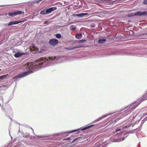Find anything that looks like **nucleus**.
<instances>
[{
  "instance_id": "obj_1",
  "label": "nucleus",
  "mask_w": 147,
  "mask_h": 147,
  "mask_svg": "<svg viewBox=\"0 0 147 147\" xmlns=\"http://www.w3.org/2000/svg\"><path fill=\"white\" fill-rule=\"evenodd\" d=\"M57 61L56 57H49L48 58L46 57L40 58L35 61L32 63H27L26 65L24 67V69L26 68V72L22 73L14 77L15 78H19L24 77L28 74L29 71H28L31 69L34 71L38 70L39 68L49 65L50 64L53 63Z\"/></svg>"
},
{
  "instance_id": "obj_18",
  "label": "nucleus",
  "mask_w": 147,
  "mask_h": 147,
  "mask_svg": "<svg viewBox=\"0 0 147 147\" xmlns=\"http://www.w3.org/2000/svg\"><path fill=\"white\" fill-rule=\"evenodd\" d=\"M93 126V125H90V126L86 127H85L84 128V129H87L89 128H90V127H92V126Z\"/></svg>"
},
{
  "instance_id": "obj_13",
  "label": "nucleus",
  "mask_w": 147,
  "mask_h": 147,
  "mask_svg": "<svg viewBox=\"0 0 147 147\" xmlns=\"http://www.w3.org/2000/svg\"><path fill=\"white\" fill-rule=\"evenodd\" d=\"M40 14L43 15L46 14V9H43L40 12Z\"/></svg>"
},
{
  "instance_id": "obj_22",
  "label": "nucleus",
  "mask_w": 147,
  "mask_h": 147,
  "mask_svg": "<svg viewBox=\"0 0 147 147\" xmlns=\"http://www.w3.org/2000/svg\"><path fill=\"white\" fill-rule=\"evenodd\" d=\"M134 105H131V106H130L131 107V108H135L136 107V106H135V107H133V106H134Z\"/></svg>"
},
{
  "instance_id": "obj_24",
  "label": "nucleus",
  "mask_w": 147,
  "mask_h": 147,
  "mask_svg": "<svg viewBox=\"0 0 147 147\" xmlns=\"http://www.w3.org/2000/svg\"><path fill=\"white\" fill-rule=\"evenodd\" d=\"M49 23V22L48 21H46L45 22L44 24H48Z\"/></svg>"
},
{
  "instance_id": "obj_17",
  "label": "nucleus",
  "mask_w": 147,
  "mask_h": 147,
  "mask_svg": "<svg viewBox=\"0 0 147 147\" xmlns=\"http://www.w3.org/2000/svg\"><path fill=\"white\" fill-rule=\"evenodd\" d=\"M56 37L58 38H60L61 37V35L59 34H56Z\"/></svg>"
},
{
  "instance_id": "obj_15",
  "label": "nucleus",
  "mask_w": 147,
  "mask_h": 147,
  "mask_svg": "<svg viewBox=\"0 0 147 147\" xmlns=\"http://www.w3.org/2000/svg\"><path fill=\"white\" fill-rule=\"evenodd\" d=\"M76 26L74 25H71L70 27V29L71 30H74L76 29Z\"/></svg>"
},
{
  "instance_id": "obj_27",
  "label": "nucleus",
  "mask_w": 147,
  "mask_h": 147,
  "mask_svg": "<svg viewBox=\"0 0 147 147\" xmlns=\"http://www.w3.org/2000/svg\"><path fill=\"white\" fill-rule=\"evenodd\" d=\"M42 1V0H39V1H38V2H39L40 1Z\"/></svg>"
},
{
  "instance_id": "obj_9",
  "label": "nucleus",
  "mask_w": 147,
  "mask_h": 147,
  "mask_svg": "<svg viewBox=\"0 0 147 147\" xmlns=\"http://www.w3.org/2000/svg\"><path fill=\"white\" fill-rule=\"evenodd\" d=\"M86 40L83 39V40H76L75 42V43H83L86 42Z\"/></svg>"
},
{
  "instance_id": "obj_2",
  "label": "nucleus",
  "mask_w": 147,
  "mask_h": 147,
  "mask_svg": "<svg viewBox=\"0 0 147 147\" xmlns=\"http://www.w3.org/2000/svg\"><path fill=\"white\" fill-rule=\"evenodd\" d=\"M23 13V12L21 11L17 10L13 12H9L8 13V15L10 16L14 17L18 15H20Z\"/></svg>"
},
{
  "instance_id": "obj_26",
  "label": "nucleus",
  "mask_w": 147,
  "mask_h": 147,
  "mask_svg": "<svg viewBox=\"0 0 147 147\" xmlns=\"http://www.w3.org/2000/svg\"><path fill=\"white\" fill-rule=\"evenodd\" d=\"M143 35L145 36L146 35H147V34H144Z\"/></svg>"
},
{
  "instance_id": "obj_4",
  "label": "nucleus",
  "mask_w": 147,
  "mask_h": 147,
  "mask_svg": "<svg viewBox=\"0 0 147 147\" xmlns=\"http://www.w3.org/2000/svg\"><path fill=\"white\" fill-rule=\"evenodd\" d=\"M134 15L136 16H142V15H147V11H144V12L138 11L134 13Z\"/></svg>"
},
{
  "instance_id": "obj_21",
  "label": "nucleus",
  "mask_w": 147,
  "mask_h": 147,
  "mask_svg": "<svg viewBox=\"0 0 147 147\" xmlns=\"http://www.w3.org/2000/svg\"><path fill=\"white\" fill-rule=\"evenodd\" d=\"M121 130V129H117L115 131V132H117L118 131H119Z\"/></svg>"
},
{
  "instance_id": "obj_28",
  "label": "nucleus",
  "mask_w": 147,
  "mask_h": 147,
  "mask_svg": "<svg viewBox=\"0 0 147 147\" xmlns=\"http://www.w3.org/2000/svg\"><path fill=\"white\" fill-rule=\"evenodd\" d=\"M147 115V113H145V115Z\"/></svg>"
},
{
  "instance_id": "obj_10",
  "label": "nucleus",
  "mask_w": 147,
  "mask_h": 147,
  "mask_svg": "<svg viewBox=\"0 0 147 147\" xmlns=\"http://www.w3.org/2000/svg\"><path fill=\"white\" fill-rule=\"evenodd\" d=\"M106 39H101L98 40V43L99 44H102L105 43L106 42Z\"/></svg>"
},
{
  "instance_id": "obj_5",
  "label": "nucleus",
  "mask_w": 147,
  "mask_h": 147,
  "mask_svg": "<svg viewBox=\"0 0 147 147\" xmlns=\"http://www.w3.org/2000/svg\"><path fill=\"white\" fill-rule=\"evenodd\" d=\"M25 22L24 20L20 21H19V22H18V21H11L10 22H9L8 23V25L9 26V25H12L13 24H19V23H20L22 22Z\"/></svg>"
},
{
  "instance_id": "obj_8",
  "label": "nucleus",
  "mask_w": 147,
  "mask_h": 147,
  "mask_svg": "<svg viewBox=\"0 0 147 147\" xmlns=\"http://www.w3.org/2000/svg\"><path fill=\"white\" fill-rule=\"evenodd\" d=\"M86 15H88V13H80L77 14H73V15L74 16H77L78 17H84V16Z\"/></svg>"
},
{
  "instance_id": "obj_7",
  "label": "nucleus",
  "mask_w": 147,
  "mask_h": 147,
  "mask_svg": "<svg viewBox=\"0 0 147 147\" xmlns=\"http://www.w3.org/2000/svg\"><path fill=\"white\" fill-rule=\"evenodd\" d=\"M26 54V53H21L20 52H17L14 54V56L16 58H18L24 55H25Z\"/></svg>"
},
{
  "instance_id": "obj_23",
  "label": "nucleus",
  "mask_w": 147,
  "mask_h": 147,
  "mask_svg": "<svg viewBox=\"0 0 147 147\" xmlns=\"http://www.w3.org/2000/svg\"><path fill=\"white\" fill-rule=\"evenodd\" d=\"M70 140V138H65V140Z\"/></svg>"
},
{
  "instance_id": "obj_3",
  "label": "nucleus",
  "mask_w": 147,
  "mask_h": 147,
  "mask_svg": "<svg viewBox=\"0 0 147 147\" xmlns=\"http://www.w3.org/2000/svg\"><path fill=\"white\" fill-rule=\"evenodd\" d=\"M58 43V40L55 38L51 39L49 41V44L53 46L57 45Z\"/></svg>"
},
{
  "instance_id": "obj_14",
  "label": "nucleus",
  "mask_w": 147,
  "mask_h": 147,
  "mask_svg": "<svg viewBox=\"0 0 147 147\" xmlns=\"http://www.w3.org/2000/svg\"><path fill=\"white\" fill-rule=\"evenodd\" d=\"M8 74L5 75H4L3 76L0 77V79H5L8 76Z\"/></svg>"
},
{
  "instance_id": "obj_6",
  "label": "nucleus",
  "mask_w": 147,
  "mask_h": 147,
  "mask_svg": "<svg viewBox=\"0 0 147 147\" xmlns=\"http://www.w3.org/2000/svg\"><path fill=\"white\" fill-rule=\"evenodd\" d=\"M56 9V8L55 7H51L48 9L46 10L47 14H48L51 13L52 11L55 10Z\"/></svg>"
},
{
  "instance_id": "obj_12",
  "label": "nucleus",
  "mask_w": 147,
  "mask_h": 147,
  "mask_svg": "<svg viewBox=\"0 0 147 147\" xmlns=\"http://www.w3.org/2000/svg\"><path fill=\"white\" fill-rule=\"evenodd\" d=\"M81 47H82V46H79V45H77L73 48H69L68 49L66 48V49H67L71 50V49H75V48H79Z\"/></svg>"
},
{
  "instance_id": "obj_25",
  "label": "nucleus",
  "mask_w": 147,
  "mask_h": 147,
  "mask_svg": "<svg viewBox=\"0 0 147 147\" xmlns=\"http://www.w3.org/2000/svg\"><path fill=\"white\" fill-rule=\"evenodd\" d=\"M77 138L74 139V140H73L71 142H74L75 140H77Z\"/></svg>"
},
{
  "instance_id": "obj_11",
  "label": "nucleus",
  "mask_w": 147,
  "mask_h": 147,
  "mask_svg": "<svg viewBox=\"0 0 147 147\" xmlns=\"http://www.w3.org/2000/svg\"><path fill=\"white\" fill-rule=\"evenodd\" d=\"M82 35L81 34H76L75 36L76 38L77 39H80L82 37Z\"/></svg>"
},
{
  "instance_id": "obj_19",
  "label": "nucleus",
  "mask_w": 147,
  "mask_h": 147,
  "mask_svg": "<svg viewBox=\"0 0 147 147\" xmlns=\"http://www.w3.org/2000/svg\"><path fill=\"white\" fill-rule=\"evenodd\" d=\"M143 3L144 4L147 5V0H144L143 1Z\"/></svg>"
},
{
  "instance_id": "obj_20",
  "label": "nucleus",
  "mask_w": 147,
  "mask_h": 147,
  "mask_svg": "<svg viewBox=\"0 0 147 147\" xmlns=\"http://www.w3.org/2000/svg\"><path fill=\"white\" fill-rule=\"evenodd\" d=\"M78 130H73L72 131H70V132H68V133H73V132H74L75 131H78Z\"/></svg>"
},
{
  "instance_id": "obj_16",
  "label": "nucleus",
  "mask_w": 147,
  "mask_h": 147,
  "mask_svg": "<svg viewBox=\"0 0 147 147\" xmlns=\"http://www.w3.org/2000/svg\"><path fill=\"white\" fill-rule=\"evenodd\" d=\"M32 47L33 48L34 50H36L37 49V47L34 45L33 44H32Z\"/></svg>"
}]
</instances>
